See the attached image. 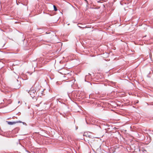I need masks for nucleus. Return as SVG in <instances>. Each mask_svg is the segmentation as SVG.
<instances>
[{"instance_id": "obj_1", "label": "nucleus", "mask_w": 153, "mask_h": 153, "mask_svg": "<svg viewBox=\"0 0 153 153\" xmlns=\"http://www.w3.org/2000/svg\"><path fill=\"white\" fill-rule=\"evenodd\" d=\"M28 93L32 97H34L36 93V91L33 88H31V90L29 91Z\"/></svg>"}, {"instance_id": "obj_2", "label": "nucleus", "mask_w": 153, "mask_h": 153, "mask_svg": "<svg viewBox=\"0 0 153 153\" xmlns=\"http://www.w3.org/2000/svg\"><path fill=\"white\" fill-rule=\"evenodd\" d=\"M21 123V122L20 121L13 122H8V124L10 125H12L15 124L16 123Z\"/></svg>"}, {"instance_id": "obj_3", "label": "nucleus", "mask_w": 153, "mask_h": 153, "mask_svg": "<svg viewBox=\"0 0 153 153\" xmlns=\"http://www.w3.org/2000/svg\"><path fill=\"white\" fill-rule=\"evenodd\" d=\"M53 7L54 10L55 11H56L57 10V9L55 5H53Z\"/></svg>"}, {"instance_id": "obj_4", "label": "nucleus", "mask_w": 153, "mask_h": 153, "mask_svg": "<svg viewBox=\"0 0 153 153\" xmlns=\"http://www.w3.org/2000/svg\"><path fill=\"white\" fill-rule=\"evenodd\" d=\"M85 134V133L84 134V136H85V135L86 136V134Z\"/></svg>"}, {"instance_id": "obj_5", "label": "nucleus", "mask_w": 153, "mask_h": 153, "mask_svg": "<svg viewBox=\"0 0 153 153\" xmlns=\"http://www.w3.org/2000/svg\"><path fill=\"white\" fill-rule=\"evenodd\" d=\"M19 102H19V101L18 103H19Z\"/></svg>"}]
</instances>
